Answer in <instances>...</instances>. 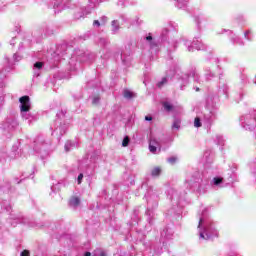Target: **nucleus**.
<instances>
[{
	"label": "nucleus",
	"mask_w": 256,
	"mask_h": 256,
	"mask_svg": "<svg viewBox=\"0 0 256 256\" xmlns=\"http://www.w3.org/2000/svg\"><path fill=\"white\" fill-rule=\"evenodd\" d=\"M20 111L22 113H29L31 111V98L29 96H22L19 98Z\"/></svg>",
	"instance_id": "f257e3e1"
},
{
	"label": "nucleus",
	"mask_w": 256,
	"mask_h": 256,
	"mask_svg": "<svg viewBox=\"0 0 256 256\" xmlns=\"http://www.w3.org/2000/svg\"><path fill=\"white\" fill-rule=\"evenodd\" d=\"M69 205H71V207H79V205H81V199L77 196H72L69 200Z\"/></svg>",
	"instance_id": "f03ea898"
},
{
	"label": "nucleus",
	"mask_w": 256,
	"mask_h": 256,
	"mask_svg": "<svg viewBox=\"0 0 256 256\" xmlns=\"http://www.w3.org/2000/svg\"><path fill=\"white\" fill-rule=\"evenodd\" d=\"M123 95H124L125 99H133V97H136L135 93L131 92L128 89L124 90Z\"/></svg>",
	"instance_id": "7ed1b4c3"
},
{
	"label": "nucleus",
	"mask_w": 256,
	"mask_h": 256,
	"mask_svg": "<svg viewBox=\"0 0 256 256\" xmlns=\"http://www.w3.org/2000/svg\"><path fill=\"white\" fill-rule=\"evenodd\" d=\"M161 175V168L160 167H155L152 170V177H159Z\"/></svg>",
	"instance_id": "20e7f679"
},
{
	"label": "nucleus",
	"mask_w": 256,
	"mask_h": 256,
	"mask_svg": "<svg viewBox=\"0 0 256 256\" xmlns=\"http://www.w3.org/2000/svg\"><path fill=\"white\" fill-rule=\"evenodd\" d=\"M172 129H177V130L181 129V120L179 119L174 120Z\"/></svg>",
	"instance_id": "39448f33"
},
{
	"label": "nucleus",
	"mask_w": 256,
	"mask_h": 256,
	"mask_svg": "<svg viewBox=\"0 0 256 256\" xmlns=\"http://www.w3.org/2000/svg\"><path fill=\"white\" fill-rule=\"evenodd\" d=\"M163 107L166 111H173V105H171L169 102H164Z\"/></svg>",
	"instance_id": "423d86ee"
},
{
	"label": "nucleus",
	"mask_w": 256,
	"mask_h": 256,
	"mask_svg": "<svg viewBox=\"0 0 256 256\" xmlns=\"http://www.w3.org/2000/svg\"><path fill=\"white\" fill-rule=\"evenodd\" d=\"M166 83H167V78L164 77V78H162V80L160 82L157 83V87H159V89H161V87H163Z\"/></svg>",
	"instance_id": "0eeeda50"
},
{
	"label": "nucleus",
	"mask_w": 256,
	"mask_h": 256,
	"mask_svg": "<svg viewBox=\"0 0 256 256\" xmlns=\"http://www.w3.org/2000/svg\"><path fill=\"white\" fill-rule=\"evenodd\" d=\"M194 127H202V124H201V119L199 117H196L195 120H194Z\"/></svg>",
	"instance_id": "6e6552de"
},
{
	"label": "nucleus",
	"mask_w": 256,
	"mask_h": 256,
	"mask_svg": "<svg viewBox=\"0 0 256 256\" xmlns=\"http://www.w3.org/2000/svg\"><path fill=\"white\" fill-rule=\"evenodd\" d=\"M101 101V97L99 95L94 96L92 103L93 105H97Z\"/></svg>",
	"instance_id": "1a4fd4ad"
},
{
	"label": "nucleus",
	"mask_w": 256,
	"mask_h": 256,
	"mask_svg": "<svg viewBox=\"0 0 256 256\" xmlns=\"http://www.w3.org/2000/svg\"><path fill=\"white\" fill-rule=\"evenodd\" d=\"M129 145V136H126L122 141V147H127Z\"/></svg>",
	"instance_id": "9d476101"
},
{
	"label": "nucleus",
	"mask_w": 256,
	"mask_h": 256,
	"mask_svg": "<svg viewBox=\"0 0 256 256\" xmlns=\"http://www.w3.org/2000/svg\"><path fill=\"white\" fill-rule=\"evenodd\" d=\"M223 183V178H214V185H221Z\"/></svg>",
	"instance_id": "9b49d317"
},
{
	"label": "nucleus",
	"mask_w": 256,
	"mask_h": 256,
	"mask_svg": "<svg viewBox=\"0 0 256 256\" xmlns=\"http://www.w3.org/2000/svg\"><path fill=\"white\" fill-rule=\"evenodd\" d=\"M35 69H43V62H36L34 64Z\"/></svg>",
	"instance_id": "f8f14e48"
},
{
	"label": "nucleus",
	"mask_w": 256,
	"mask_h": 256,
	"mask_svg": "<svg viewBox=\"0 0 256 256\" xmlns=\"http://www.w3.org/2000/svg\"><path fill=\"white\" fill-rule=\"evenodd\" d=\"M149 151H151V153H155V151H157V147L150 144L149 145Z\"/></svg>",
	"instance_id": "ddd939ff"
},
{
	"label": "nucleus",
	"mask_w": 256,
	"mask_h": 256,
	"mask_svg": "<svg viewBox=\"0 0 256 256\" xmlns=\"http://www.w3.org/2000/svg\"><path fill=\"white\" fill-rule=\"evenodd\" d=\"M168 161L173 164V163H176L177 162V158L176 157H171L168 159Z\"/></svg>",
	"instance_id": "4468645a"
},
{
	"label": "nucleus",
	"mask_w": 256,
	"mask_h": 256,
	"mask_svg": "<svg viewBox=\"0 0 256 256\" xmlns=\"http://www.w3.org/2000/svg\"><path fill=\"white\" fill-rule=\"evenodd\" d=\"M81 181H83V174L78 175V185H81Z\"/></svg>",
	"instance_id": "2eb2a0df"
},
{
	"label": "nucleus",
	"mask_w": 256,
	"mask_h": 256,
	"mask_svg": "<svg viewBox=\"0 0 256 256\" xmlns=\"http://www.w3.org/2000/svg\"><path fill=\"white\" fill-rule=\"evenodd\" d=\"M29 255H30L29 250H23L21 252V256H29Z\"/></svg>",
	"instance_id": "dca6fc26"
},
{
	"label": "nucleus",
	"mask_w": 256,
	"mask_h": 256,
	"mask_svg": "<svg viewBox=\"0 0 256 256\" xmlns=\"http://www.w3.org/2000/svg\"><path fill=\"white\" fill-rule=\"evenodd\" d=\"M93 25H97V27H101V23L99 20H94Z\"/></svg>",
	"instance_id": "f3484780"
},
{
	"label": "nucleus",
	"mask_w": 256,
	"mask_h": 256,
	"mask_svg": "<svg viewBox=\"0 0 256 256\" xmlns=\"http://www.w3.org/2000/svg\"><path fill=\"white\" fill-rule=\"evenodd\" d=\"M145 121H153V117H151V116H145Z\"/></svg>",
	"instance_id": "a211bd4d"
},
{
	"label": "nucleus",
	"mask_w": 256,
	"mask_h": 256,
	"mask_svg": "<svg viewBox=\"0 0 256 256\" xmlns=\"http://www.w3.org/2000/svg\"><path fill=\"white\" fill-rule=\"evenodd\" d=\"M146 41H153V37L152 36H147Z\"/></svg>",
	"instance_id": "6ab92c4d"
},
{
	"label": "nucleus",
	"mask_w": 256,
	"mask_h": 256,
	"mask_svg": "<svg viewBox=\"0 0 256 256\" xmlns=\"http://www.w3.org/2000/svg\"><path fill=\"white\" fill-rule=\"evenodd\" d=\"M84 256H91V252H86Z\"/></svg>",
	"instance_id": "aec40b11"
},
{
	"label": "nucleus",
	"mask_w": 256,
	"mask_h": 256,
	"mask_svg": "<svg viewBox=\"0 0 256 256\" xmlns=\"http://www.w3.org/2000/svg\"><path fill=\"white\" fill-rule=\"evenodd\" d=\"M201 239H205V235L203 233L200 234Z\"/></svg>",
	"instance_id": "412c9836"
},
{
	"label": "nucleus",
	"mask_w": 256,
	"mask_h": 256,
	"mask_svg": "<svg viewBox=\"0 0 256 256\" xmlns=\"http://www.w3.org/2000/svg\"><path fill=\"white\" fill-rule=\"evenodd\" d=\"M102 21H107V17H102Z\"/></svg>",
	"instance_id": "4be33fe9"
},
{
	"label": "nucleus",
	"mask_w": 256,
	"mask_h": 256,
	"mask_svg": "<svg viewBox=\"0 0 256 256\" xmlns=\"http://www.w3.org/2000/svg\"><path fill=\"white\" fill-rule=\"evenodd\" d=\"M115 23H117V20L112 21V25H115Z\"/></svg>",
	"instance_id": "5701e85b"
},
{
	"label": "nucleus",
	"mask_w": 256,
	"mask_h": 256,
	"mask_svg": "<svg viewBox=\"0 0 256 256\" xmlns=\"http://www.w3.org/2000/svg\"><path fill=\"white\" fill-rule=\"evenodd\" d=\"M203 220H200V222H199V227L201 226V222H202Z\"/></svg>",
	"instance_id": "b1692460"
}]
</instances>
